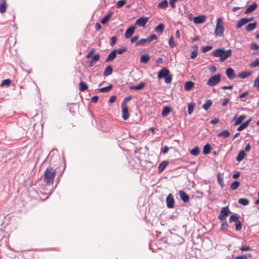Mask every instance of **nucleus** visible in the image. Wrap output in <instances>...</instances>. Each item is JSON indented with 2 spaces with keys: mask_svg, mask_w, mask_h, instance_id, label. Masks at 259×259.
I'll return each mask as SVG.
<instances>
[{
  "mask_svg": "<svg viewBox=\"0 0 259 259\" xmlns=\"http://www.w3.org/2000/svg\"><path fill=\"white\" fill-rule=\"evenodd\" d=\"M238 203L241 204L244 206L249 204V201L246 198H240L238 201Z\"/></svg>",
  "mask_w": 259,
  "mask_h": 259,
  "instance_id": "nucleus-39",
  "label": "nucleus"
},
{
  "mask_svg": "<svg viewBox=\"0 0 259 259\" xmlns=\"http://www.w3.org/2000/svg\"><path fill=\"white\" fill-rule=\"evenodd\" d=\"M231 53L232 50L231 49L226 51L224 49H218L212 52V55L216 57H220V59L222 62L224 61L229 58L231 56Z\"/></svg>",
  "mask_w": 259,
  "mask_h": 259,
  "instance_id": "nucleus-2",
  "label": "nucleus"
},
{
  "mask_svg": "<svg viewBox=\"0 0 259 259\" xmlns=\"http://www.w3.org/2000/svg\"><path fill=\"white\" fill-rule=\"evenodd\" d=\"M145 43H149L147 38L141 39L139 41L136 42V46H143Z\"/></svg>",
  "mask_w": 259,
  "mask_h": 259,
  "instance_id": "nucleus-40",
  "label": "nucleus"
},
{
  "mask_svg": "<svg viewBox=\"0 0 259 259\" xmlns=\"http://www.w3.org/2000/svg\"><path fill=\"white\" fill-rule=\"evenodd\" d=\"M195 105L194 104L190 103L188 105V113L189 115L191 114L194 111Z\"/></svg>",
  "mask_w": 259,
  "mask_h": 259,
  "instance_id": "nucleus-44",
  "label": "nucleus"
},
{
  "mask_svg": "<svg viewBox=\"0 0 259 259\" xmlns=\"http://www.w3.org/2000/svg\"><path fill=\"white\" fill-rule=\"evenodd\" d=\"M116 56V50H113L107 56L106 62H108L109 61H113Z\"/></svg>",
  "mask_w": 259,
  "mask_h": 259,
  "instance_id": "nucleus-15",
  "label": "nucleus"
},
{
  "mask_svg": "<svg viewBox=\"0 0 259 259\" xmlns=\"http://www.w3.org/2000/svg\"><path fill=\"white\" fill-rule=\"evenodd\" d=\"M95 51V50L94 49H91L90 50V51L89 52V53L88 54V55H87V58H91L92 56V55L94 54Z\"/></svg>",
  "mask_w": 259,
  "mask_h": 259,
  "instance_id": "nucleus-60",
  "label": "nucleus"
},
{
  "mask_svg": "<svg viewBox=\"0 0 259 259\" xmlns=\"http://www.w3.org/2000/svg\"><path fill=\"white\" fill-rule=\"evenodd\" d=\"M122 108V117L124 120H127L130 116L128 111V108L126 105H121Z\"/></svg>",
  "mask_w": 259,
  "mask_h": 259,
  "instance_id": "nucleus-10",
  "label": "nucleus"
},
{
  "mask_svg": "<svg viewBox=\"0 0 259 259\" xmlns=\"http://www.w3.org/2000/svg\"><path fill=\"white\" fill-rule=\"evenodd\" d=\"M259 66V58H256L254 61L252 62L249 65V66L250 68H254Z\"/></svg>",
  "mask_w": 259,
  "mask_h": 259,
  "instance_id": "nucleus-42",
  "label": "nucleus"
},
{
  "mask_svg": "<svg viewBox=\"0 0 259 259\" xmlns=\"http://www.w3.org/2000/svg\"><path fill=\"white\" fill-rule=\"evenodd\" d=\"M212 48V47L211 46H206L202 47V48L201 49V51L203 53H205V52H207L209 51V50H210Z\"/></svg>",
  "mask_w": 259,
  "mask_h": 259,
  "instance_id": "nucleus-50",
  "label": "nucleus"
},
{
  "mask_svg": "<svg viewBox=\"0 0 259 259\" xmlns=\"http://www.w3.org/2000/svg\"><path fill=\"white\" fill-rule=\"evenodd\" d=\"M132 99V97L128 96L124 98L122 102L121 105H126V103L128 101H130Z\"/></svg>",
  "mask_w": 259,
  "mask_h": 259,
  "instance_id": "nucleus-56",
  "label": "nucleus"
},
{
  "mask_svg": "<svg viewBox=\"0 0 259 259\" xmlns=\"http://www.w3.org/2000/svg\"><path fill=\"white\" fill-rule=\"evenodd\" d=\"M231 213L228 206L223 207L221 210L220 213L218 215V219L221 222L226 220V217Z\"/></svg>",
  "mask_w": 259,
  "mask_h": 259,
  "instance_id": "nucleus-5",
  "label": "nucleus"
},
{
  "mask_svg": "<svg viewBox=\"0 0 259 259\" xmlns=\"http://www.w3.org/2000/svg\"><path fill=\"white\" fill-rule=\"evenodd\" d=\"M169 70L167 68H164L159 71L157 77L159 79L164 78L165 82L169 83L171 81L172 78L171 76L169 75Z\"/></svg>",
  "mask_w": 259,
  "mask_h": 259,
  "instance_id": "nucleus-4",
  "label": "nucleus"
},
{
  "mask_svg": "<svg viewBox=\"0 0 259 259\" xmlns=\"http://www.w3.org/2000/svg\"><path fill=\"white\" fill-rule=\"evenodd\" d=\"M250 49L252 50L259 49V45L255 43H252L250 45Z\"/></svg>",
  "mask_w": 259,
  "mask_h": 259,
  "instance_id": "nucleus-57",
  "label": "nucleus"
},
{
  "mask_svg": "<svg viewBox=\"0 0 259 259\" xmlns=\"http://www.w3.org/2000/svg\"><path fill=\"white\" fill-rule=\"evenodd\" d=\"M252 119L251 118L248 119L247 120H246L245 122H243V123L241 124L238 127L237 130L238 131H241L244 128H245L250 123V122L251 121Z\"/></svg>",
  "mask_w": 259,
  "mask_h": 259,
  "instance_id": "nucleus-18",
  "label": "nucleus"
},
{
  "mask_svg": "<svg viewBox=\"0 0 259 259\" xmlns=\"http://www.w3.org/2000/svg\"><path fill=\"white\" fill-rule=\"evenodd\" d=\"M112 85L110 84L108 86L100 88L98 90L99 92L102 93H107L112 88Z\"/></svg>",
  "mask_w": 259,
  "mask_h": 259,
  "instance_id": "nucleus-34",
  "label": "nucleus"
},
{
  "mask_svg": "<svg viewBox=\"0 0 259 259\" xmlns=\"http://www.w3.org/2000/svg\"><path fill=\"white\" fill-rule=\"evenodd\" d=\"M245 155L246 154L244 151L242 150L240 151L236 157V160L239 162L242 161L245 157Z\"/></svg>",
  "mask_w": 259,
  "mask_h": 259,
  "instance_id": "nucleus-30",
  "label": "nucleus"
},
{
  "mask_svg": "<svg viewBox=\"0 0 259 259\" xmlns=\"http://www.w3.org/2000/svg\"><path fill=\"white\" fill-rule=\"evenodd\" d=\"M246 118L245 115H240L235 121L234 125H237L241 123V122Z\"/></svg>",
  "mask_w": 259,
  "mask_h": 259,
  "instance_id": "nucleus-31",
  "label": "nucleus"
},
{
  "mask_svg": "<svg viewBox=\"0 0 259 259\" xmlns=\"http://www.w3.org/2000/svg\"><path fill=\"white\" fill-rule=\"evenodd\" d=\"M138 38H139V36L138 35H136V36L133 37L131 39V42L132 43L135 42H136V41H137L138 40Z\"/></svg>",
  "mask_w": 259,
  "mask_h": 259,
  "instance_id": "nucleus-64",
  "label": "nucleus"
},
{
  "mask_svg": "<svg viewBox=\"0 0 259 259\" xmlns=\"http://www.w3.org/2000/svg\"><path fill=\"white\" fill-rule=\"evenodd\" d=\"M99 97L97 96H95L91 98V101L93 103H97Z\"/></svg>",
  "mask_w": 259,
  "mask_h": 259,
  "instance_id": "nucleus-63",
  "label": "nucleus"
},
{
  "mask_svg": "<svg viewBox=\"0 0 259 259\" xmlns=\"http://www.w3.org/2000/svg\"><path fill=\"white\" fill-rule=\"evenodd\" d=\"M168 6V3L166 0H163L161 2L158 4L157 7L160 9H165Z\"/></svg>",
  "mask_w": 259,
  "mask_h": 259,
  "instance_id": "nucleus-35",
  "label": "nucleus"
},
{
  "mask_svg": "<svg viewBox=\"0 0 259 259\" xmlns=\"http://www.w3.org/2000/svg\"><path fill=\"white\" fill-rule=\"evenodd\" d=\"M211 146L209 144H206L203 149V152L204 154H209L211 151Z\"/></svg>",
  "mask_w": 259,
  "mask_h": 259,
  "instance_id": "nucleus-33",
  "label": "nucleus"
},
{
  "mask_svg": "<svg viewBox=\"0 0 259 259\" xmlns=\"http://www.w3.org/2000/svg\"><path fill=\"white\" fill-rule=\"evenodd\" d=\"M100 58V55L99 54H96L93 57L92 59L89 61V64L88 66L90 67L93 66L94 64H95L99 60Z\"/></svg>",
  "mask_w": 259,
  "mask_h": 259,
  "instance_id": "nucleus-16",
  "label": "nucleus"
},
{
  "mask_svg": "<svg viewBox=\"0 0 259 259\" xmlns=\"http://www.w3.org/2000/svg\"><path fill=\"white\" fill-rule=\"evenodd\" d=\"M112 15V12H110L108 14H107L105 16L103 17V18L101 20V23L102 24H106L108 21L109 20L110 18L111 17Z\"/></svg>",
  "mask_w": 259,
  "mask_h": 259,
  "instance_id": "nucleus-21",
  "label": "nucleus"
},
{
  "mask_svg": "<svg viewBox=\"0 0 259 259\" xmlns=\"http://www.w3.org/2000/svg\"><path fill=\"white\" fill-rule=\"evenodd\" d=\"M125 3H126V2H125V0L119 1L116 3V7L118 8H121V7H122L125 4Z\"/></svg>",
  "mask_w": 259,
  "mask_h": 259,
  "instance_id": "nucleus-52",
  "label": "nucleus"
},
{
  "mask_svg": "<svg viewBox=\"0 0 259 259\" xmlns=\"http://www.w3.org/2000/svg\"><path fill=\"white\" fill-rule=\"evenodd\" d=\"M171 109L167 106L164 107L162 111V116L163 117L166 116L168 113L170 112Z\"/></svg>",
  "mask_w": 259,
  "mask_h": 259,
  "instance_id": "nucleus-32",
  "label": "nucleus"
},
{
  "mask_svg": "<svg viewBox=\"0 0 259 259\" xmlns=\"http://www.w3.org/2000/svg\"><path fill=\"white\" fill-rule=\"evenodd\" d=\"M239 184L240 183L239 181H234L231 184L230 189L232 190H235L238 188Z\"/></svg>",
  "mask_w": 259,
  "mask_h": 259,
  "instance_id": "nucleus-38",
  "label": "nucleus"
},
{
  "mask_svg": "<svg viewBox=\"0 0 259 259\" xmlns=\"http://www.w3.org/2000/svg\"><path fill=\"white\" fill-rule=\"evenodd\" d=\"M116 41H117L116 37L115 36H112L111 38L110 45L111 46H113V45H114L116 44Z\"/></svg>",
  "mask_w": 259,
  "mask_h": 259,
  "instance_id": "nucleus-58",
  "label": "nucleus"
},
{
  "mask_svg": "<svg viewBox=\"0 0 259 259\" xmlns=\"http://www.w3.org/2000/svg\"><path fill=\"white\" fill-rule=\"evenodd\" d=\"M242 229V225L240 221H238L237 222H236L235 225V230L237 231H240Z\"/></svg>",
  "mask_w": 259,
  "mask_h": 259,
  "instance_id": "nucleus-48",
  "label": "nucleus"
},
{
  "mask_svg": "<svg viewBox=\"0 0 259 259\" xmlns=\"http://www.w3.org/2000/svg\"><path fill=\"white\" fill-rule=\"evenodd\" d=\"M148 21V18L146 17H142L137 20L135 25L139 26H144Z\"/></svg>",
  "mask_w": 259,
  "mask_h": 259,
  "instance_id": "nucleus-7",
  "label": "nucleus"
},
{
  "mask_svg": "<svg viewBox=\"0 0 259 259\" xmlns=\"http://www.w3.org/2000/svg\"><path fill=\"white\" fill-rule=\"evenodd\" d=\"M226 75L230 79H233L235 78V75L234 70L231 68H229L226 70Z\"/></svg>",
  "mask_w": 259,
  "mask_h": 259,
  "instance_id": "nucleus-17",
  "label": "nucleus"
},
{
  "mask_svg": "<svg viewBox=\"0 0 259 259\" xmlns=\"http://www.w3.org/2000/svg\"><path fill=\"white\" fill-rule=\"evenodd\" d=\"M228 228V225L227 224V222H226V220L224 221L223 222V223L221 225V229L223 231H226L227 230Z\"/></svg>",
  "mask_w": 259,
  "mask_h": 259,
  "instance_id": "nucleus-45",
  "label": "nucleus"
},
{
  "mask_svg": "<svg viewBox=\"0 0 259 259\" xmlns=\"http://www.w3.org/2000/svg\"><path fill=\"white\" fill-rule=\"evenodd\" d=\"M116 99V97L115 96H111L109 99V102L110 103H113L115 102Z\"/></svg>",
  "mask_w": 259,
  "mask_h": 259,
  "instance_id": "nucleus-61",
  "label": "nucleus"
},
{
  "mask_svg": "<svg viewBox=\"0 0 259 259\" xmlns=\"http://www.w3.org/2000/svg\"><path fill=\"white\" fill-rule=\"evenodd\" d=\"M56 170L52 167H48L45 171L44 175V181L48 185H52L56 176Z\"/></svg>",
  "mask_w": 259,
  "mask_h": 259,
  "instance_id": "nucleus-1",
  "label": "nucleus"
},
{
  "mask_svg": "<svg viewBox=\"0 0 259 259\" xmlns=\"http://www.w3.org/2000/svg\"><path fill=\"white\" fill-rule=\"evenodd\" d=\"M7 7V0H0V12L2 14L6 12Z\"/></svg>",
  "mask_w": 259,
  "mask_h": 259,
  "instance_id": "nucleus-13",
  "label": "nucleus"
},
{
  "mask_svg": "<svg viewBox=\"0 0 259 259\" xmlns=\"http://www.w3.org/2000/svg\"><path fill=\"white\" fill-rule=\"evenodd\" d=\"M240 250L242 251H249L251 249V248L250 246H242L240 248Z\"/></svg>",
  "mask_w": 259,
  "mask_h": 259,
  "instance_id": "nucleus-59",
  "label": "nucleus"
},
{
  "mask_svg": "<svg viewBox=\"0 0 259 259\" xmlns=\"http://www.w3.org/2000/svg\"><path fill=\"white\" fill-rule=\"evenodd\" d=\"M194 82L192 81H186L184 84V89L187 91H190L194 88Z\"/></svg>",
  "mask_w": 259,
  "mask_h": 259,
  "instance_id": "nucleus-14",
  "label": "nucleus"
},
{
  "mask_svg": "<svg viewBox=\"0 0 259 259\" xmlns=\"http://www.w3.org/2000/svg\"><path fill=\"white\" fill-rule=\"evenodd\" d=\"M150 59V56L147 54H145L141 57L140 62L141 63L147 64Z\"/></svg>",
  "mask_w": 259,
  "mask_h": 259,
  "instance_id": "nucleus-23",
  "label": "nucleus"
},
{
  "mask_svg": "<svg viewBox=\"0 0 259 259\" xmlns=\"http://www.w3.org/2000/svg\"><path fill=\"white\" fill-rule=\"evenodd\" d=\"M136 29V27L135 26H132L128 28L125 31L124 34V37L125 38H128L131 37L133 34H134L135 30Z\"/></svg>",
  "mask_w": 259,
  "mask_h": 259,
  "instance_id": "nucleus-8",
  "label": "nucleus"
},
{
  "mask_svg": "<svg viewBox=\"0 0 259 259\" xmlns=\"http://www.w3.org/2000/svg\"><path fill=\"white\" fill-rule=\"evenodd\" d=\"M178 1V0H169L170 6L172 8H176L175 3Z\"/></svg>",
  "mask_w": 259,
  "mask_h": 259,
  "instance_id": "nucleus-62",
  "label": "nucleus"
},
{
  "mask_svg": "<svg viewBox=\"0 0 259 259\" xmlns=\"http://www.w3.org/2000/svg\"><path fill=\"white\" fill-rule=\"evenodd\" d=\"M256 25H257V23L256 22L249 23L246 27V28H245L246 30L247 31H248V32L249 31H251L253 30V29H254L256 28Z\"/></svg>",
  "mask_w": 259,
  "mask_h": 259,
  "instance_id": "nucleus-28",
  "label": "nucleus"
},
{
  "mask_svg": "<svg viewBox=\"0 0 259 259\" xmlns=\"http://www.w3.org/2000/svg\"><path fill=\"white\" fill-rule=\"evenodd\" d=\"M200 153L198 147L196 146L190 151V154L193 156H197Z\"/></svg>",
  "mask_w": 259,
  "mask_h": 259,
  "instance_id": "nucleus-36",
  "label": "nucleus"
},
{
  "mask_svg": "<svg viewBox=\"0 0 259 259\" xmlns=\"http://www.w3.org/2000/svg\"><path fill=\"white\" fill-rule=\"evenodd\" d=\"M221 74H215L211 76L207 81L208 86H214L217 84L221 81Z\"/></svg>",
  "mask_w": 259,
  "mask_h": 259,
  "instance_id": "nucleus-6",
  "label": "nucleus"
},
{
  "mask_svg": "<svg viewBox=\"0 0 259 259\" xmlns=\"http://www.w3.org/2000/svg\"><path fill=\"white\" fill-rule=\"evenodd\" d=\"M256 3H254L249 5L245 10V14H248L254 11L257 8Z\"/></svg>",
  "mask_w": 259,
  "mask_h": 259,
  "instance_id": "nucleus-19",
  "label": "nucleus"
},
{
  "mask_svg": "<svg viewBox=\"0 0 259 259\" xmlns=\"http://www.w3.org/2000/svg\"><path fill=\"white\" fill-rule=\"evenodd\" d=\"M251 257L250 254H248L247 255H241L235 256V259H248V257Z\"/></svg>",
  "mask_w": 259,
  "mask_h": 259,
  "instance_id": "nucleus-51",
  "label": "nucleus"
},
{
  "mask_svg": "<svg viewBox=\"0 0 259 259\" xmlns=\"http://www.w3.org/2000/svg\"><path fill=\"white\" fill-rule=\"evenodd\" d=\"M88 87L85 82L81 81L79 84V90L80 91H84L88 89Z\"/></svg>",
  "mask_w": 259,
  "mask_h": 259,
  "instance_id": "nucleus-37",
  "label": "nucleus"
},
{
  "mask_svg": "<svg viewBox=\"0 0 259 259\" xmlns=\"http://www.w3.org/2000/svg\"><path fill=\"white\" fill-rule=\"evenodd\" d=\"M251 71H242L238 74V77L240 78H245L251 74Z\"/></svg>",
  "mask_w": 259,
  "mask_h": 259,
  "instance_id": "nucleus-25",
  "label": "nucleus"
},
{
  "mask_svg": "<svg viewBox=\"0 0 259 259\" xmlns=\"http://www.w3.org/2000/svg\"><path fill=\"white\" fill-rule=\"evenodd\" d=\"M157 38V37L156 34H152L150 36H149L148 37H147L148 42H150L151 41H152L154 39H156Z\"/></svg>",
  "mask_w": 259,
  "mask_h": 259,
  "instance_id": "nucleus-55",
  "label": "nucleus"
},
{
  "mask_svg": "<svg viewBox=\"0 0 259 259\" xmlns=\"http://www.w3.org/2000/svg\"><path fill=\"white\" fill-rule=\"evenodd\" d=\"M217 180L219 184L222 187H223L224 185V184L223 181V178L221 176L220 173H218L217 175Z\"/></svg>",
  "mask_w": 259,
  "mask_h": 259,
  "instance_id": "nucleus-43",
  "label": "nucleus"
},
{
  "mask_svg": "<svg viewBox=\"0 0 259 259\" xmlns=\"http://www.w3.org/2000/svg\"><path fill=\"white\" fill-rule=\"evenodd\" d=\"M179 196L184 202L187 203L190 200L189 196L182 191H179Z\"/></svg>",
  "mask_w": 259,
  "mask_h": 259,
  "instance_id": "nucleus-12",
  "label": "nucleus"
},
{
  "mask_svg": "<svg viewBox=\"0 0 259 259\" xmlns=\"http://www.w3.org/2000/svg\"><path fill=\"white\" fill-rule=\"evenodd\" d=\"M239 220V218L238 217H237L236 215H232L230 217V218H229V222L230 223H232V222H237Z\"/></svg>",
  "mask_w": 259,
  "mask_h": 259,
  "instance_id": "nucleus-46",
  "label": "nucleus"
},
{
  "mask_svg": "<svg viewBox=\"0 0 259 259\" xmlns=\"http://www.w3.org/2000/svg\"><path fill=\"white\" fill-rule=\"evenodd\" d=\"M230 136V133L227 130H223L221 133L218 134L217 136L218 137H223V138H226Z\"/></svg>",
  "mask_w": 259,
  "mask_h": 259,
  "instance_id": "nucleus-26",
  "label": "nucleus"
},
{
  "mask_svg": "<svg viewBox=\"0 0 259 259\" xmlns=\"http://www.w3.org/2000/svg\"><path fill=\"white\" fill-rule=\"evenodd\" d=\"M224 32V27L222 18H218L217 19V24L214 30V35L216 36H222Z\"/></svg>",
  "mask_w": 259,
  "mask_h": 259,
  "instance_id": "nucleus-3",
  "label": "nucleus"
},
{
  "mask_svg": "<svg viewBox=\"0 0 259 259\" xmlns=\"http://www.w3.org/2000/svg\"><path fill=\"white\" fill-rule=\"evenodd\" d=\"M247 23V20L246 18H242L239 20L236 25V28H240L244 25L246 24Z\"/></svg>",
  "mask_w": 259,
  "mask_h": 259,
  "instance_id": "nucleus-24",
  "label": "nucleus"
},
{
  "mask_svg": "<svg viewBox=\"0 0 259 259\" xmlns=\"http://www.w3.org/2000/svg\"><path fill=\"white\" fill-rule=\"evenodd\" d=\"M167 206L168 208H172L174 205V199L171 194H169L166 199Z\"/></svg>",
  "mask_w": 259,
  "mask_h": 259,
  "instance_id": "nucleus-11",
  "label": "nucleus"
},
{
  "mask_svg": "<svg viewBox=\"0 0 259 259\" xmlns=\"http://www.w3.org/2000/svg\"><path fill=\"white\" fill-rule=\"evenodd\" d=\"M212 104V102L210 100H207L205 103L202 105L203 108L205 110H208Z\"/></svg>",
  "mask_w": 259,
  "mask_h": 259,
  "instance_id": "nucleus-41",
  "label": "nucleus"
},
{
  "mask_svg": "<svg viewBox=\"0 0 259 259\" xmlns=\"http://www.w3.org/2000/svg\"><path fill=\"white\" fill-rule=\"evenodd\" d=\"M168 162L167 161H162L159 165L158 169L159 172H161L168 165Z\"/></svg>",
  "mask_w": 259,
  "mask_h": 259,
  "instance_id": "nucleus-20",
  "label": "nucleus"
},
{
  "mask_svg": "<svg viewBox=\"0 0 259 259\" xmlns=\"http://www.w3.org/2000/svg\"><path fill=\"white\" fill-rule=\"evenodd\" d=\"M145 86V83L143 82H140L139 84L135 86L130 87V90H140L143 89Z\"/></svg>",
  "mask_w": 259,
  "mask_h": 259,
  "instance_id": "nucleus-22",
  "label": "nucleus"
},
{
  "mask_svg": "<svg viewBox=\"0 0 259 259\" xmlns=\"http://www.w3.org/2000/svg\"><path fill=\"white\" fill-rule=\"evenodd\" d=\"M206 21V16L204 15H199L193 18V22L195 24H201Z\"/></svg>",
  "mask_w": 259,
  "mask_h": 259,
  "instance_id": "nucleus-9",
  "label": "nucleus"
},
{
  "mask_svg": "<svg viewBox=\"0 0 259 259\" xmlns=\"http://www.w3.org/2000/svg\"><path fill=\"white\" fill-rule=\"evenodd\" d=\"M168 43H169V46H170V47L171 48H174V47H176L177 44H176V43H175V42H174L173 37H172V36H171V37L169 38V40H168Z\"/></svg>",
  "mask_w": 259,
  "mask_h": 259,
  "instance_id": "nucleus-53",
  "label": "nucleus"
},
{
  "mask_svg": "<svg viewBox=\"0 0 259 259\" xmlns=\"http://www.w3.org/2000/svg\"><path fill=\"white\" fill-rule=\"evenodd\" d=\"M11 83V80L9 79H4L1 83L2 86H9Z\"/></svg>",
  "mask_w": 259,
  "mask_h": 259,
  "instance_id": "nucleus-49",
  "label": "nucleus"
},
{
  "mask_svg": "<svg viewBox=\"0 0 259 259\" xmlns=\"http://www.w3.org/2000/svg\"><path fill=\"white\" fill-rule=\"evenodd\" d=\"M126 51V48L124 47H123L121 48L118 49L117 50H116V53H117L119 54H122L124 52Z\"/></svg>",
  "mask_w": 259,
  "mask_h": 259,
  "instance_id": "nucleus-54",
  "label": "nucleus"
},
{
  "mask_svg": "<svg viewBox=\"0 0 259 259\" xmlns=\"http://www.w3.org/2000/svg\"><path fill=\"white\" fill-rule=\"evenodd\" d=\"M164 29V25L163 23H161L155 27V31L157 33H162L163 32Z\"/></svg>",
  "mask_w": 259,
  "mask_h": 259,
  "instance_id": "nucleus-29",
  "label": "nucleus"
},
{
  "mask_svg": "<svg viewBox=\"0 0 259 259\" xmlns=\"http://www.w3.org/2000/svg\"><path fill=\"white\" fill-rule=\"evenodd\" d=\"M195 47L196 48V49L195 51L191 52L190 57L191 59H193L196 58L197 56V55H198L197 50V49H198V47L196 46Z\"/></svg>",
  "mask_w": 259,
  "mask_h": 259,
  "instance_id": "nucleus-47",
  "label": "nucleus"
},
{
  "mask_svg": "<svg viewBox=\"0 0 259 259\" xmlns=\"http://www.w3.org/2000/svg\"><path fill=\"white\" fill-rule=\"evenodd\" d=\"M113 69L112 67L110 65H108L105 69L103 75L105 76H108L109 75H111L112 73Z\"/></svg>",
  "mask_w": 259,
  "mask_h": 259,
  "instance_id": "nucleus-27",
  "label": "nucleus"
}]
</instances>
